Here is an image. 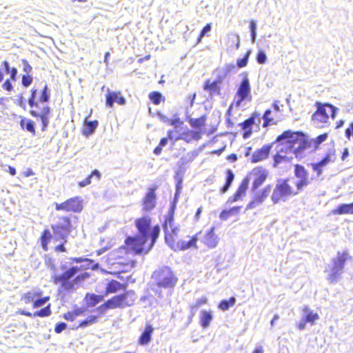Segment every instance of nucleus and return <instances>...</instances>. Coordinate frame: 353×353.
<instances>
[{
    "instance_id": "dca6fc26",
    "label": "nucleus",
    "mask_w": 353,
    "mask_h": 353,
    "mask_svg": "<svg viewBox=\"0 0 353 353\" xmlns=\"http://www.w3.org/2000/svg\"><path fill=\"white\" fill-rule=\"evenodd\" d=\"M108 94H106V105L112 107L114 103H117L119 105H124L125 99L123 97L120 96V92H111L109 88L107 89Z\"/></svg>"
},
{
    "instance_id": "c03bdc74",
    "label": "nucleus",
    "mask_w": 353,
    "mask_h": 353,
    "mask_svg": "<svg viewBox=\"0 0 353 353\" xmlns=\"http://www.w3.org/2000/svg\"><path fill=\"white\" fill-rule=\"evenodd\" d=\"M251 54V50H248L244 57L237 59V65L239 68H243L247 65L248 58Z\"/></svg>"
},
{
    "instance_id": "4c0bfd02",
    "label": "nucleus",
    "mask_w": 353,
    "mask_h": 353,
    "mask_svg": "<svg viewBox=\"0 0 353 353\" xmlns=\"http://www.w3.org/2000/svg\"><path fill=\"white\" fill-rule=\"evenodd\" d=\"M239 210V207L232 208V209H230L229 210H223L221 212L219 217L222 220H227L234 213H238Z\"/></svg>"
},
{
    "instance_id": "680f3d73",
    "label": "nucleus",
    "mask_w": 353,
    "mask_h": 353,
    "mask_svg": "<svg viewBox=\"0 0 353 353\" xmlns=\"http://www.w3.org/2000/svg\"><path fill=\"white\" fill-rule=\"evenodd\" d=\"M41 123H42V130L45 131L46 128L48 126L49 124V116L40 117Z\"/></svg>"
},
{
    "instance_id": "7ed1b4c3",
    "label": "nucleus",
    "mask_w": 353,
    "mask_h": 353,
    "mask_svg": "<svg viewBox=\"0 0 353 353\" xmlns=\"http://www.w3.org/2000/svg\"><path fill=\"white\" fill-rule=\"evenodd\" d=\"M79 271V268L77 266H73L64 272L62 274L54 276L53 277V282L55 284L61 283V288L65 291L72 290L74 289L75 284H77L79 282L84 281L88 278V274L85 272L81 275H78L73 280L70 281V279L74 277Z\"/></svg>"
},
{
    "instance_id": "f704fd0d",
    "label": "nucleus",
    "mask_w": 353,
    "mask_h": 353,
    "mask_svg": "<svg viewBox=\"0 0 353 353\" xmlns=\"http://www.w3.org/2000/svg\"><path fill=\"white\" fill-rule=\"evenodd\" d=\"M253 123H254V119L250 118V119L245 120L244 122H243L241 124V125L243 130H248V131H245L244 132L243 138L246 139L250 135V134H251L250 127Z\"/></svg>"
},
{
    "instance_id": "b1692460",
    "label": "nucleus",
    "mask_w": 353,
    "mask_h": 353,
    "mask_svg": "<svg viewBox=\"0 0 353 353\" xmlns=\"http://www.w3.org/2000/svg\"><path fill=\"white\" fill-rule=\"evenodd\" d=\"M85 299L88 307H94L103 300V296L88 293Z\"/></svg>"
},
{
    "instance_id": "09e8293b",
    "label": "nucleus",
    "mask_w": 353,
    "mask_h": 353,
    "mask_svg": "<svg viewBox=\"0 0 353 353\" xmlns=\"http://www.w3.org/2000/svg\"><path fill=\"white\" fill-rule=\"evenodd\" d=\"M267 56L263 51H259L256 56V61L260 64H263L266 62Z\"/></svg>"
},
{
    "instance_id": "a18cd8bd",
    "label": "nucleus",
    "mask_w": 353,
    "mask_h": 353,
    "mask_svg": "<svg viewBox=\"0 0 353 353\" xmlns=\"http://www.w3.org/2000/svg\"><path fill=\"white\" fill-rule=\"evenodd\" d=\"M50 99V92L48 90V88L47 86V85H45L43 91H42V93H41V95L39 98V101L42 103L43 102H48Z\"/></svg>"
},
{
    "instance_id": "4be33fe9",
    "label": "nucleus",
    "mask_w": 353,
    "mask_h": 353,
    "mask_svg": "<svg viewBox=\"0 0 353 353\" xmlns=\"http://www.w3.org/2000/svg\"><path fill=\"white\" fill-rule=\"evenodd\" d=\"M52 229L53 231V234L55 240H63L64 242H66L65 239L70 233L71 230L61 229L54 225H52Z\"/></svg>"
},
{
    "instance_id": "e433bc0d",
    "label": "nucleus",
    "mask_w": 353,
    "mask_h": 353,
    "mask_svg": "<svg viewBox=\"0 0 353 353\" xmlns=\"http://www.w3.org/2000/svg\"><path fill=\"white\" fill-rule=\"evenodd\" d=\"M204 90H209L211 94L219 92L218 82L216 81L212 83L207 81L204 85Z\"/></svg>"
},
{
    "instance_id": "f257e3e1",
    "label": "nucleus",
    "mask_w": 353,
    "mask_h": 353,
    "mask_svg": "<svg viewBox=\"0 0 353 353\" xmlns=\"http://www.w3.org/2000/svg\"><path fill=\"white\" fill-rule=\"evenodd\" d=\"M276 144V154L274 157V167L283 161L290 162L292 156H288L290 153L296 158H301L303 152L308 146L305 136L301 132H292L290 130L285 131L279 135L274 142Z\"/></svg>"
},
{
    "instance_id": "412c9836",
    "label": "nucleus",
    "mask_w": 353,
    "mask_h": 353,
    "mask_svg": "<svg viewBox=\"0 0 353 353\" xmlns=\"http://www.w3.org/2000/svg\"><path fill=\"white\" fill-rule=\"evenodd\" d=\"M153 330L154 329L151 325H147L144 331L143 332L139 338V344L145 345L149 343L151 341V336L153 332Z\"/></svg>"
},
{
    "instance_id": "6ab92c4d",
    "label": "nucleus",
    "mask_w": 353,
    "mask_h": 353,
    "mask_svg": "<svg viewBox=\"0 0 353 353\" xmlns=\"http://www.w3.org/2000/svg\"><path fill=\"white\" fill-rule=\"evenodd\" d=\"M248 185L249 179L246 177L242 181L240 186L239 187L238 190H236L234 196L229 199L228 202L232 203L239 200L241 198V196L245 194Z\"/></svg>"
},
{
    "instance_id": "de8ad7c7",
    "label": "nucleus",
    "mask_w": 353,
    "mask_h": 353,
    "mask_svg": "<svg viewBox=\"0 0 353 353\" xmlns=\"http://www.w3.org/2000/svg\"><path fill=\"white\" fill-rule=\"evenodd\" d=\"M48 300H49V297H44L42 299H39L34 300V303H33V307H41V306L44 305Z\"/></svg>"
},
{
    "instance_id": "a878e982",
    "label": "nucleus",
    "mask_w": 353,
    "mask_h": 353,
    "mask_svg": "<svg viewBox=\"0 0 353 353\" xmlns=\"http://www.w3.org/2000/svg\"><path fill=\"white\" fill-rule=\"evenodd\" d=\"M213 317L210 312L202 311L201 313L200 322L203 328L209 327Z\"/></svg>"
},
{
    "instance_id": "774afa93",
    "label": "nucleus",
    "mask_w": 353,
    "mask_h": 353,
    "mask_svg": "<svg viewBox=\"0 0 353 353\" xmlns=\"http://www.w3.org/2000/svg\"><path fill=\"white\" fill-rule=\"evenodd\" d=\"M314 171L316 172L317 175L319 176L322 173V167L318 163H314L312 165Z\"/></svg>"
},
{
    "instance_id": "338daca9",
    "label": "nucleus",
    "mask_w": 353,
    "mask_h": 353,
    "mask_svg": "<svg viewBox=\"0 0 353 353\" xmlns=\"http://www.w3.org/2000/svg\"><path fill=\"white\" fill-rule=\"evenodd\" d=\"M141 301L145 303V305H144V307H146L148 306H150L152 305V299L149 296H143L141 299Z\"/></svg>"
},
{
    "instance_id": "39448f33",
    "label": "nucleus",
    "mask_w": 353,
    "mask_h": 353,
    "mask_svg": "<svg viewBox=\"0 0 353 353\" xmlns=\"http://www.w3.org/2000/svg\"><path fill=\"white\" fill-rule=\"evenodd\" d=\"M152 277L155 279L157 285L160 288H172L177 281V279L171 269L167 266L161 268L154 272Z\"/></svg>"
},
{
    "instance_id": "ea45409f",
    "label": "nucleus",
    "mask_w": 353,
    "mask_h": 353,
    "mask_svg": "<svg viewBox=\"0 0 353 353\" xmlns=\"http://www.w3.org/2000/svg\"><path fill=\"white\" fill-rule=\"evenodd\" d=\"M205 117H201L198 119H192L190 121V125L194 128H200L205 125Z\"/></svg>"
},
{
    "instance_id": "052dcab7",
    "label": "nucleus",
    "mask_w": 353,
    "mask_h": 353,
    "mask_svg": "<svg viewBox=\"0 0 353 353\" xmlns=\"http://www.w3.org/2000/svg\"><path fill=\"white\" fill-rule=\"evenodd\" d=\"M234 175L232 172V170H227V176H226V181L227 183H230V184H232L233 180H234Z\"/></svg>"
},
{
    "instance_id": "69168bd1",
    "label": "nucleus",
    "mask_w": 353,
    "mask_h": 353,
    "mask_svg": "<svg viewBox=\"0 0 353 353\" xmlns=\"http://www.w3.org/2000/svg\"><path fill=\"white\" fill-rule=\"evenodd\" d=\"M176 130L175 132L174 131H168V139H170V140H174V141H178L179 139H176V138H177L178 135H176Z\"/></svg>"
},
{
    "instance_id": "393cba45",
    "label": "nucleus",
    "mask_w": 353,
    "mask_h": 353,
    "mask_svg": "<svg viewBox=\"0 0 353 353\" xmlns=\"http://www.w3.org/2000/svg\"><path fill=\"white\" fill-rule=\"evenodd\" d=\"M98 125V121H85L84 123V128H83V134L85 136H89L94 133L95 131V129L97 128Z\"/></svg>"
},
{
    "instance_id": "9d476101",
    "label": "nucleus",
    "mask_w": 353,
    "mask_h": 353,
    "mask_svg": "<svg viewBox=\"0 0 353 353\" xmlns=\"http://www.w3.org/2000/svg\"><path fill=\"white\" fill-rule=\"evenodd\" d=\"M83 200L79 196H75L68 199L61 203H56V210L80 212L83 210Z\"/></svg>"
},
{
    "instance_id": "3c124183",
    "label": "nucleus",
    "mask_w": 353,
    "mask_h": 353,
    "mask_svg": "<svg viewBox=\"0 0 353 353\" xmlns=\"http://www.w3.org/2000/svg\"><path fill=\"white\" fill-rule=\"evenodd\" d=\"M212 29L211 23H208L201 30L200 35L199 37V41Z\"/></svg>"
},
{
    "instance_id": "423d86ee",
    "label": "nucleus",
    "mask_w": 353,
    "mask_h": 353,
    "mask_svg": "<svg viewBox=\"0 0 353 353\" xmlns=\"http://www.w3.org/2000/svg\"><path fill=\"white\" fill-rule=\"evenodd\" d=\"M136 300V295L133 291H127L125 293L114 296L112 299L107 301V305L110 308H123L131 306Z\"/></svg>"
},
{
    "instance_id": "5fc2aeb1",
    "label": "nucleus",
    "mask_w": 353,
    "mask_h": 353,
    "mask_svg": "<svg viewBox=\"0 0 353 353\" xmlns=\"http://www.w3.org/2000/svg\"><path fill=\"white\" fill-rule=\"evenodd\" d=\"M23 63V70L24 72H26L27 74L31 72L32 71V66L28 63V61L26 59L22 60Z\"/></svg>"
},
{
    "instance_id": "f3484780",
    "label": "nucleus",
    "mask_w": 353,
    "mask_h": 353,
    "mask_svg": "<svg viewBox=\"0 0 353 353\" xmlns=\"http://www.w3.org/2000/svg\"><path fill=\"white\" fill-rule=\"evenodd\" d=\"M214 227H212L203 239V243L209 248H214L219 241V238L214 233Z\"/></svg>"
},
{
    "instance_id": "c85d7f7f",
    "label": "nucleus",
    "mask_w": 353,
    "mask_h": 353,
    "mask_svg": "<svg viewBox=\"0 0 353 353\" xmlns=\"http://www.w3.org/2000/svg\"><path fill=\"white\" fill-rule=\"evenodd\" d=\"M101 176L100 172L97 170H94L92 171L90 175H89L87 178H85L82 181L79 183V185L81 188L85 187L91 183V179L95 177L97 181H99Z\"/></svg>"
},
{
    "instance_id": "cd10ccee",
    "label": "nucleus",
    "mask_w": 353,
    "mask_h": 353,
    "mask_svg": "<svg viewBox=\"0 0 353 353\" xmlns=\"http://www.w3.org/2000/svg\"><path fill=\"white\" fill-rule=\"evenodd\" d=\"M53 225L61 229L71 230L70 219L66 216L59 217L57 222Z\"/></svg>"
},
{
    "instance_id": "37998d69",
    "label": "nucleus",
    "mask_w": 353,
    "mask_h": 353,
    "mask_svg": "<svg viewBox=\"0 0 353 353\" xmlns=\"http://www.w3.org/2000/svg\"><path fill=\"white\" fill-rule=\"evenodd\" d=\"M97 316H90L85 320L83 321L79 325L80 327H85L88 325H90L94 323L97 321Z\"/></svg>"
},
{
    "instance_id": "6e6d98bb",
    "label": "nucleus",
    "mask_w": 353,
    "mask_h": 353,
    "mask_svg": "<svg viewBox=\"0 0 353 353\" xmlns=\"http://www.w3.org/2000/svg\"><path fill=\"white\" fill-rule=\"evenodd\" d=\"M67 327V325L66 323H63V322H61V323H58L55 327H54V331L56 333H61L62 331H63Z\"/></svg>"
},
{
    "instance_id": "4d7b16f0",
    "label": "nucleus",
    "mask_w": 353,
    "mask_h": 353,
    "mask_svg": "<svg viewBox=\"0 0 353 353\" xmlns=\"http://www.w3.org/2000/svg\"><path fill=\"white\" fill-rule=\"evenodd\" d=\"M23 300L26 303H29L34 301V294L31 292H28L23 296Z\"/></svg>"
},
{
    "instance_id": "4468645a",
    "label": "nucleus",
    "mask_w": 353,
    "mask_h": 353,
    "mask_svg": "<svg viewBox=\"0 0 353 353\" xmlns=\"http://www.w3.org/2000/svg\"><path fill=\"white\" fill-rule=\"evenodd\" d=\"M274 145V143L270 145H265L261 149L256 150L252 156L251 162L257 163L267 159Z\"/></svg>"
},
{
    "instance_id": "49530a36",
    "label": "nucleus",
    "mask_w": 353,
    "mask_h": 353,
    "mask_svg": "<svg viewBox=\"0 0 353 353\" xmlns=\"http://www.w3.org/2000/svg\"><path fill=\"white\" fill-rule=\"evenodd\" d=\"M230 41L232 43H235V48L237 50L240 46V37L237 34H230L228 37Z\"/></svg>"
},
{
    "instance_id": "7c9ffc66",
    "label": "nucleus",
    "mask_w": 353,
    "mask_h": 353,
    "mask_svg": "<svg viewBox=\"0 0 353 353\" xmlns=\"http://www.w3.org/2000/svg\"><path fill=\"white\" fill-rule=\"evenodd\" d=\"M197 241V238L194 236L189 241H181L178 243V246L180 248L181 250H187L188 248H190L192 247L196 246V243Z\"/></svg>"
},
{
    "instance_id": "bf43d9fd",
    "label": "nucleus",
    "mask_w": 353,
    "mask_h": 353,
    "mask_svg": "<svg viewBox=\"0 0 353 353\" xmlns=\"http://www.w3.org/2000/svg\"><path fill=\"white\" fill-rule=\"evenodd\" d=\"M168 123L171 125L174 126L176 129L179 128L180 125L183 124V122L180 121L179 118H175L174 119H170Z\"/></svg>"
},
{
    "instance_id": "ddd939ff",
    "label": "nucleus",
    "mask_w": 353,
    "mask_h": 353,
    "mask_svg": "<svg viewBox=\"0 0 353 353\" xmlns=\"http://www.w3.org/2000/svg\"><path fill=\"white\" fill-rule=\"evenodd\" d=\"M315 106L319 112L322 113L323 115L327 117L330 115L333 119H334L336 112L339 110L336 107L330 103H322L319 101L315 103Z\"/></svg>"
},
{
    "instance_id": "2f4dec72",
    "label": "nucleus",
    "mask_w": 353,
    "mask_h": 353,
    "mask_svg": "<svg viewBox=\"0 0 353 353\" xmlns=\"http://www.w3.org/2000/svg\"><path fill=\"white\" fill-rule=\"evenodd\" d=\"M52 235L51 232L48 230H45L41 235V241L43 249L45 251L48 250V244L50 239H52Z\"/></svg>"
},
{
    "instance_id": "bb28decb",
    "label": "nucleus",
    "mask_w": 353,
    "mask_h": 353,
    "mask_svg": "<svg viewBox=\"0 0 353 353\" xmlns=\"http://www.w3.org/2000/svg\"><path fill=\"white\" fill-rule=\"evenodd\" d=\"M122 285H123L120 282H119L116 280L110 281L108 283V285L106 287L105 295H107L110 293L117 292L118 290H119L121 288Z\"/></svg>"
},
{
    "instance_id": "c756f323",
    "label": "nucleus",
    "mask_w": 353,
    "mask_h": 353,
    "mask_svg": "<svg viewBox=\"0 0 353 353\" xmlns=\"http://www.w3.org/2000/svg\"><path fill=\"white\" fill-rule=\"evenodd\" d=\"M20 125L23 129L35 134L34 123L32 121L29 119H23L20 121Z\"/></svg>"
},
{
    "instance_id": "72a5a7b5",
    "label": "nucleus",
    "mask_w": 353,
    "mask_h": 353,
    "mask_svg": "<svg viewBox=\"0 0 353 353\" xmlns=\"http://www.w3.org/2000/svg\"><path fill=\"white\" fill-rule=\"evenodd\" d=\"M334 214H352L351 206L350 204H341L332 211Z\"/></svg>"
},
{
    "instance_id": "1a4fd4ad",
    "label": "nucleus",
    "mask_w": 353,
    "mask_h": 353,
    "mask_svg": "<svg viewBox=\"0 0 353 353\" xmlns=\"http://www.w3.org/2000/svg\"><path fill=\"white\" fill-rule=\"evenodd\" d=\"M174 208L175 203H174L163 225V231L165 232V239L167 242L169 240L173 241L174 237L177 236L179 232V228L176 225L174 222L173 212Z\"/></svg>"
},
{
    "instance_id": "13d9d810",
    "label": "nucleus",
    "mask_w": 353,
    "mask_h": 353,
    "mask_svg": "<svg viewBox=\"0 0 353 353\" xmlns=\"http://www.w3.org/2000/svg\"><path fill=\"white\" fill-rule=\"evenodd\" d=\"M191 136L189 137L188 135V132L185 133V132H182L179 134H178V137L177 138H176V139H179V140H184L186 142H189L191 139Z\"/></svg>"
},
{
    "instance_id": "6e6552de",
    "label": "nucleus",
    "mask_w": 353,
    "mask_h": 353,
    "mask_svg": "<svg viewBox=\"0 0 353 353\" xmlns=\"http://www.w3.org/2000/svg\"><path fill=\"white\" fill-rule=\"evenodd\" d=\"M347 252H338L337 256L332 261L331 273L329 275V280L331 283H336L339 276L342 274L345 261L349 258Z\"/></svg>"
},
{
    "instance_id": "a211bd4d",
    "label": "nucleus",
    "mask_w": 353,
    "mask_h": 353,
    "mask_svg": "<svg viewBox=\"0 0 353 353\" xmlns=\"http://www.w3.org/2000/svg\"><path fill=\"white\" fill-rule=\"evenodd\" d=\"M156 205L155 190L150 188L143 199V209L147 211L152 210Z\"/></svg>"
},
{
    "instance_id": "f03ea898",
    "label": "nucleus",
    "mask_w": 353,
    "mask_h": 353,
    "mask_svg": "<svg viewBox=\"0 0 353 353\" xmlns=\"http://www.w3.org/2000/svg\"><path fill=\"white\" fill-rule=\"evenodd\" d=\"M151 221L148 217H142L136 221L139 234L135 237H128L126 243L132 246L137 254L148 253L154 245L160 232V228L156 225L150 232Z\"/></svg>"
},
{
    "instance_id": "a19ab883",
    "label": "nucleus",
    "mask_w": 353,
    "mask_h": 353,
    "mask_svg": "<svg viewBox=\"0 0 353 353\" xmlns=\"http://www.w3.org/2000/svg\"><path fill=\"white\" fill-rule=\"evenodd\" d=\"M149 98L155 105H158L161 101L162 94L159 92H152L150 94Z\"/></svg>"
},
{
    "instance_id": "e2e57ef3",
    "label": "nucleus",
    "mask_w": 353,
    "mask_h": 353,
    "mask_svg": "<svg viewBox=\"0 0 353 353\" xmlns=\"http://www.w3.org/2000/svg\"><path fill=\"white\" fill-rule=\"evenodd\" d=\"M64 319L67 321H73L75 319V314L73 312H68L65 313L63 316Z\"/></svg>"
},
{
    "instance_id": "c9c22d12",
    "label": "nucleus",
    "mask_w": 353,
    "mask_h": 353,
    "mask_svg": "<svg viewBox=\"0 0 353 353\" xmlns=\"http://www.w3.org/2000/svg\"><path fill=\"white\" fill-rule=\"evenodd\" d=\"M30 114L34 117H43L49 116L50 114V108L48 106H44L41 108L40 112H37L34 110H31Z\"/></svg>"
},
{
    "instance_id": "5701e85b",
    "label": "nucleus",
    "mask_w": 353,
    "mask_h": 353,
    "mask_svg": "<svg viewBox=\"0 0 353 353\" xmlns=\"http://www.w3.org/2000/svg\"><path fill=\"white\" fill-rule=\"evenodd\" d=\"M312 120L314 125L321 128L324 125L325 123L328 122L329 117H325L322 114V113L316 110V112L312 116Z\"/></svg>"
},
{
    "instance_id": "20e7f679",
    "label": "nucleus",
    "mask_w": 353,
    "mask_h": 353,
    "mask_svg": "<svg viewBox=\"0 0 353 353\" xmlns=\"http://www.w3.org/2000/svg\"><path fill=\"white\" fill-rule=\"evenodd\" d=\"M296 194L298 192L294 191L287 179H279L273 190L271 199L273 203L276 204L281 201H286L290 196Z\"/></svg>"
},
{
    "instance_id": "864d4df0",
    "label": "nucleus",
    "mask_w": 353,
    "mask_h": 353,
    "mask_svg": "<svg viewBox=\"0 0 353 353\" xmlns=\"http://www.w3.org/2000/svg\"><path fill=\"white\" fill-rule=\"evenodd\" d=\"M207 299L205 297H203L196 300V303L191 306L192 310H196L200 305L206 303Z\"/></svg>"
},
{
    "instance_id": "2eb2a0df",
    "label": "nucleus",
    "mask_w": 353,
    "mask_h": 353,
    "mask_svg": "<svg viewBox=\"0 0 353 353\" xmlns=\"http://www.w3.org/2000/svg\"><path fill=\"white\" fill-rule=\"evenodd\" d=\"M252 174L254 176L252 188V190L254 191L264 183L268 173L265 170L254 169Z\"/></svg>"
},
{
    "instance_id": "9b49d317",
    "label": "nucleus",
    "mask_w": 353,
    "mask_h": 353,
    "mask_svg": "<svg viewBox=\"0 0 353 353\" xmlns=\"http://www.w3.org/2000/svg\"><path fill=\"white\" fill-rule=\"evenodd\" d=\"M294 175L297 179L295 185L299 193L310 184L309 174L303 166L297 164L295 165Z\"/></svg>"
},
{
    "instance_id": "473e14b6",
    "label": "nucleus",
    "mask_w": 353,
    "mask_h": 353,
    "mask_svg": "<svg viewBox=\"0 0 353 353\" xmlns=\"http://www.w3.org/2000/svg\"><path fill=\"white\" fill-rule=\"evenodd\" d=\"M236 303L235 297H230L229 300H223L219 305V308L223 311L228 310L230 307L234 305Z\"/></svg>"
},
{
    "instance_id": "0eeeda50",
    "label": "nucleus",
    "mask_w": 353,
    "mask_h": 353,
    "mask_svg": "<svg viewBox=\"0 0 353 353\" xmlns=\"http://www.w3.org/2000/svg\"><path fill=\"white\" fill-rule=\"evenodd\" d=\"M242 81L236 93L234 103L236 107H240L243 101L252 100L251 87L247 73L241 74Z\"/></svg>"
},
{
    "instance_id": "aec40b11",
    "label": "nucleus",
    "mask_w": 353,
    "mask_h": 353,
    "mask_svg": "<svg viewBox=\"0 0 353 353\" xmlns=\"http://www.w3.org/2000/svg\"><path fill=\"white\" fill-rule=\"evenodd\" d=\"M303 318L310 323L313 324L315 321L319 319V316L317 313H314L308 306H303L302 309Z\"/></svg>"
},
{
    "instance_id": "f8f14e48",
    "label": "nucleus",
    "mask_w": 353,
    "mask_h": 353,
    "mask_svg": "<svg viewBox=\"0 0 353 353\" xmlns=\"http://www.w3.org/2000/svg\"><path fill=\"white\" fill-rule=\"evenodd\" d=\"M272 190L270 185L266 186L261 192H256L254 199L247 205V210H251L260 205L267 199Z\"/></svg>"
},
{
    "instance_id": "0e129e2a",
    "label": "nucleus",
    "mask_w": 353,
    "mask_h": 353,
    "mask_svg": "<svg viewBox=\"0 0 353 353\" xmlns=\"http://www.w3.org/2000/svg\"><path fill=\"white\" fill-rule=\"evenodd\" d=\"M108 309H110V307L108 305H107V301L100 305L99 307H97V310L100 313L103 314Z\"/></svg>"
},
{
    "instance_id": "79ce46f5",
    "label": "nucleus",
    "mask_w": 353,
    "mask_h": 353,
    "mask_svg": "<svg viewBox=\"0 0 353 353\" xmlns=\"http://www.w3.org/2000/svg\"><path fill=\"white\" fill-rule=\"evenodd\" d=\"M51 314V310L50 308V305L39 311H37L34 314V316H41V317H45L48 316Z\"/></svg>"
},
{
    "instance_id": "603ef678",
    "label": "nucleus",
    "mask_w": 353,
    "mask_h": 353,
    "mask_svg": "<svg viewBox=\"0 0 353 353\" xmlns=\"http://www.w3.org/2000/svg\"><path fill=\"white\" fill-rule=\"evenodd\" d=\"M327 138V134H323L319 136H318L314 140L315 146L317 147L319 145H320L321 143L325 141Z\"/></svg>"
},
{
    "instance_id": "8fccbe9b",
    "label": "nucleus",
    "mask_w": 353,
    "mask_h": 353,
    "mask_svg": "<svg viewBox=\"0 0 353 353\" xmlns=\"http://www.w3.org/2000/svg\"><path fill=\"white\" fill-rule=\"evenodd\" d=\"M32 77L30 75H23L21 83L25 87H28L32 82Z\"/></svg>"
},
{
    "instance_id": "58836bf2",
    "label": "nucleus",
    "mask_w": 353,
    "mask_h": 353,
    "mask_svg": "<svg viewBox=\"0 0 353 353\" xmlns=\"http://www.w3.org/2000/svg\"><path fill=\"white\" fill-rule=\"evenodd\" d=\"M272 113V111L270 110H265L263 119L264 120L263 126L266 127L268 125H270L271 124H276V122L274 121V119L270 117V114Z\"/></svg>"
}]
</instances>
